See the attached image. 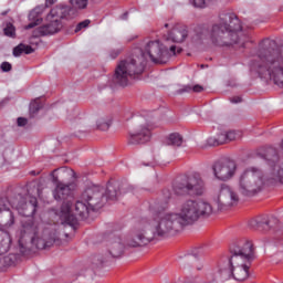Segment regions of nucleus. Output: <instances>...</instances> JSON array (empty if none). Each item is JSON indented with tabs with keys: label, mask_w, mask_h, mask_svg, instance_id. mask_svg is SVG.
I'll list each match as a JSON object with an SVG mask.
<instances>
[{
	"label": "nucleus",
	"mask_w": 283,
	"mask_h": 283,
	"mask_svg": "<svg viewBox=\"0 0 283 283\" xmlns=\"http://www.w3.org/2000/svg\"><path fill=\"white\" fill-rule=\"evenodd\" d=\"M45 4L44 7H36L35 9H33L30 14H29V19H36L39 18V14H43V11L45 10Z\"/></svg>",
	"instance_id": "39"
},
{
	"label": "nucleus",
	"mask_w": 283,
	"mask_h": 283,
	"mask_svg": "<svg viewBox=\"0 0 283 283\" xmlns=\"http://www.w3.org/2000/svg\"><path fill=\"white\" fill-rule=\"evenodd\" d=\"M180 52H182V49L178 48L177 49V54H180Z\"/></svg>",
	"instance_id": "54"
},
{
	"label": "nucleus",
	"mask_w": 283,
	"mask_h": 283,
	"mask_svg": "<svg viewBox=\"0 0 283 283\" xmlns=\"http://www.w3.org/2000/svg\"><path fill=\"white\" fill-rule=\"evenodd\" d=\"M189 36V30L184 24H176L168 33L166 40L172 43H182Z\"/></svg>",
	"instance_id": "22"
},
{
	"label": "nucleus",
	"mask_w": 283,
	"mask_h": 283,
	"mask_svg": "<svg viewBox=\"0 0 283 283\" xmlns=\"http://www.w3.org/2000/svg\"><path fill=\"white\" fill-rule=\"evenodd\" d=\"M146 54L149 55L153 63L159 65L167 63L171 57L169 49L160 44V41H150L147 43L145 51L136 49L130 57L119 62L113 76L114 85L127 87L129 81L138 78L145 72V65H147Z\"/></svg>",
	"instance_id": "2"
},
{
	"label": "nucleus",
	"mask_w": 283,
	"mask_h": 283,
	"mask_svg": "<svg viewBox=\"0 0 283 283\" xmlns=\"http://www.w3.org/2000/svg\"><path fill=\"white\" fill-rule=\"evenodd\" d=\"M112 127V116L101 115L96 120V129L99 132H107Z\"/></svg>",
	"instance_id": "26"
},
{
	"label": "nucleus",
	"mask_w": 283,
	"mask_h": 283,
	"mask_svg": "<svg viewBox=\"0 0 283 283\" xmlns=\"http://www.w3.org/2000/svg\"><path fill=\"white\" fill-rule=\"evenodd\" d=\"M31 174H32L33 176H36V172H35V171H32Z\"/></svg>",
	"instance_id": "56"
},
{
	"label": "nucleus",
	"mask_w": 283,
	"mask_h": 283,
	"mask_svg": "<svg viewBox=\"0 0 283 283\" xmlns=\"http://www.w3.org/2000/svg\"><path fill=\"white\" fill-rule=\"evenodd\" d=\"M221 281L227 282V280H231L233 277V270L231 266H229V270H221L220 271Z\"/></svg>",
	"instance_id": "37"
},
{
	"label": "nucleus",
	"mask_w": 283,
	"mask_h": 283,
	"mask_svg": "<svg viewBox=\"0 0 283 283\" xmlns=\"http://www.w3.org/2000/svg\"><path fill=\"white\" fill-rule=\"evenodd\" d=\"M36 25H39V22H31V23H29V24L25 27V29H27V30H32V28H36Z\"/></svg>",
	"instance_id": "50"
},
{
	"label": "nucleus",
	"mask_w": 283,
	"mask_h": 283,
	"mask_svg": "<svg viewBox=\"0 0 283 283\" xmlns=\"http://www.w3.org/2000/svg\"><path fill=\"white\" fill-rule=\"evenodd\" d=\"M132 189L134 188L127 182H108L106 188H104V198L106 202H116L122 192L127 193V191H132Z\"/></svg>",
	"instance_id": "18"
},
{
	"label": "nucleus",
	"mask_w": 283,
	"mask_h": 283,
	"mask_svg": "<svg viewBox=\"0 0 283 283\" xmlns=\"http://www.w3.org/2000/svg\"><path fill=\"white\" fill-rule=\"evenodd\" d=\"M59 0H45V8H51V6H54Z\"/></svg>",
	"instance_id": "49"
},
{
	"label": "nucleus",
	"mask_w": 283,
	"mask_h": 283,
	"mask_svg": "<svg viewBox=\"0 0 283 283\" xmlns=\"http://www.w3.org/2000/svg\"><path fill=\"white\" fill-rule=\"evenodd\" d=\"M165 28H169V23H166V24H165Z\"/></svg>",
	"instance_id": "55"
},
{
	"label": "nucleus",
	"mask_w": 283,
	"mask_h": 283,
	"mask_svg": "<svg viewBox=\"0 0 283 283\" xmlns=\"http://www.w3.org/2000/svg\"><path fill=\"white\" fill-rule=\"evenodd\" d=\"M263 158L266 160L270 167L269 174H271L275 167H280L282 165V161H280V156L277 155V149L273 147H270L265 150Z\"/></svg>",
	"instance_id": "24"
},
{
	"label": "nucleus",
	"mask_w": 283,
	"mask_h": 283,
	"mask_svg": "<svg viewBox=\"0 0 283 283\" xmlns=\"http://www.w3.org/2000/svg\"><path fill=\"white\" fill-rule=\"evenodd\" d=\"M15 222L14 212L10 209L8 197H0V227H12Z\"/></svg>",
	"instance_id": "19"
},
{
	"label": "nucleus",
	"mask_w": 283,
	"mask_h": 283,
	"mask_svg": "<svg viewBox=\"0 0 283 283\" xmlns=\"http://www.w3.org/2000/svg\"><path fill=\"white\" fill-rule=\"evenodd\" d=\"M43 108V104L39 101L35 99L33 101L30 106H29V112L31 116H34L35 114H39V112Z\"/></svg>",
	"instance_id": "32"
},
{
	"label": "nucleus",
	"mask_w": 283,
	"mask_h": 283,
	"mask_svg": "<svg viewBox=\"0 0 283 283\" xmlns=\"http://www.w3.org/2000/svg\"><path fill=\"white\" fill-rule=\"evenodd\" d=\"M142 231L143 235L151 233L153 227L147 222L138 223L132 233L125 237L124 241L120 237H112L108 242V253L113 258H122L125 253V249H138L140 247H147L149 243L138 244V237L136 234Z\"/></svg>",
	"instance_id": "9"
},
{
	"label": "nucleus",
	"mask_w": 283,
	"mask_h": 283,
	"mask_svg": "<svg viewBox=\"0 0 283 283\" xmlns=\"http://www.w3.org/2000/svg\"><path fill=\"white\" fill-rule=\"evenodd\" d=\"M151 140V130L149 127L142 126L137 133H128L127 143L128 145H145Z\"/></svg>",
	"instance_id": "21"
},
{
	"label": "nucleus",
	"mask_w": 283,
	"mask_h": 283,
	"mask_svg": "<svg viewBox=\"0 0 283 283\" xmlns=\"http://www.w3.org/2000/svg\"><path fill=\"white\" fill-rule=\"evenodd\" d=\"M73 8L78 10H85L87 8L88 0H71Z\"/></svg>",
	"instance_id": "38"
},
{
	"label": "nucleus",
	"mask_w": 283,
	"mask_h": 283,
	"mask_svg": "<svg viewBox=\"0 0 283 283\" xmlns=\"http://www.w3.org/2000/svg\"><path fill=\"white\" fill-rule=\"evenodd\" d=\"M212 213L211 203L189 199L181 205L179 213H166L160 220L154 221L151 232L143 234V230H138L136 233L137 244H149L154 240L169 238L171 233H178V231H182L184 227L198 222L200 218H209Z\"/></svg>",
	"instance_id": "1"
},
{
	"label": "nucleus",
	"mask_w": 283,
	"mask_h": 283,
	"mask_svg": "<svg viewBox=\"0 0 283 283\" xmlns=\"http://www.w3.org/2000/svg\"><path fill=\"white\" fill-rule=\"evenodd\" d=\"M237 169L238 165H235V161L231 159L216 161L212 166L214 177L217 178V180H221L222 182L231 180V178L235 176Z\"/></svg>",
	"instance_id": "15"
},
{
	"label": "nucleus",
	"mask_w": 283,
	"mask_h": 283,
	"mask_svg": "<svg viewBox=\"0 0 283 283\" xmlns=\"http://www.w3.org/2000/svg\"><path fill=\"white\" fill-rule=\"evenodd\" d=\"M206 283H218V280L216 279V276L213 274H210L208 276V282Z\"/></svg>",
	"instance_id": "48"
},
{
	"label": "nucleus",
	"mask_w": 283,
	"mask_h": 283,
	"mask_svg": "<svg viewBox=\"0 0 283 283\" xmlns=\"http://www.w3.org/2000/svg\"><path fill=\"white\" fill-rule=\"evenodd\" d=\"M91 262L93 269H98V266H103V263L107 262V258H104L102 254H95L91 258Z\"/></svg>",
	"instance_id": "31"
},
{
	"label": "nucleus",
	"mask_w": 283,
	"mask_h": 283,
	"mask_svg": "<svg viewBox=\"0 0 283 283\" xmlns=\"http://www.w3.org/2000/svg\"><path fill=\"white\" fill-rule=\"evenodd\" d=\"M240 202V197L227 184L221 185L217 198L218 211H227Z\"/></svg>",
	"instance_id": "14"
},
{
	"label": "nucleus",
	"mask_w": 283,
	"mask_h": 283,
	"mask_svg": "<svg viewBox=\"0 0 283 283\" xmlns=\"http://www.w3.org/2000/svg\"><path fill=\"white\" fill-rule=\"evenodd\" d=\"M0 67L2 72H12V64L10 62H2Z\"/></svg>",
	"instance_id": "44"
},
{
	"label": "nucleus",
	"mask_w": 283,
	"mask_h": 283,
	"mask_svg": "<svg viewBox=\"0 0 283 283\" xmlns=\"http://www.w3.org/2000/svg\"><path fill=\"white\" fill-rule=\"evenodd\" d=\"M230 102L234 104L242 103V97L240 96L230 97Z\"/></svg>",
	"instance_id": "47"
},
{
	"label": "nucleus",
	"mask_w": 283,
	"mask_h": 283,
	"mask_svg": "<svg viewBox=\"0 0 283 283\" xmlns=\"http://www.w3.org/2000/svg\"><path fill=\"white\" fill-rule=\"evenodd\" d=\"M237 138H238V133L235 130L226 132L227 143H231V140H235Z\"/></svg>",
	"instance_id": "41"
},
{
	"label": "nucleus",
	"mask_w": 283,
	"mask_h": 283,
	"mask_svg": "<svg viewBox=\"0 0 283 283\" xmlns=\"http://www.w3.org/2000/svg\"><path fill=\"white\" fill-rule=\"evenodd\" d=\"M82 200L86 202L92 211H98L102 207L107 205V199L105 198V188L101 186L87 187L81 195Z\"/></svg>",
	"instance_id": "13"
},
{
	"label": "nucleus",
	"mask_w": 283,
	"mask_h": 283,
	"mask_svg": "<svg viewBox=\"0 0 283 283\" xmlns=\"http://www.w3.org/2000/svg\"><path fill=\"white\" fill-rule=\"evenodd\" d=\"M39 233V224L34 221V218H24L21 221L20 239L18 241V249L21 255H25L30 247L28 240L31 241Z\"/></svg>",
	"instance_id": "11"
},
{
	"label": "nucleus",
	"mask_w": 283,
	"mask_h": 283,
	"mask_svg": "<svg viewBox=\"0 0 283 283\" xmlns=\"http://www.w3.org/2000/svg\"><path fill=\"white\" fill-rule=\"evenodd\" d=\"M76 17V10L71 7L57 4L50 10L46 15V23L35 29V36H52L59 34L65 24L63 21H70Z\"/></svg>",
	"instance_id": "8"
},
{
	"label": "nucleus",
	"mask_w": 283,
	"mask_h": 283,
	"mask_svg": "<svg viewBox=\"0 0 283 283\" xmlns=\"http://www.w3.org/2000/svg\"><path fill=\"white\" fill-rule=\"evenodd\" d=\"M277 182L283 185V163L275 166L265 177L260 168H247L239 177L238 190L241 196L253 198L264 189V185H277Z\"/></svg>",
	"instance_id": "4"
},
{
	"label": "nucleus",
	"mask_w": 283,
	"mask_h": 283,
	"mask_svg": "<svg viewBox=\"0 0 283 283\" xmlns=\"http://www.w3.org/2000/svg\"><path fill=\"white\" fill-rule=\"evenodd\" d=\"M21 54H34V49L28 44L20 43L13 48V56H21Z\"/></svg>",
	"instance_id": "29"
},
{
	"label": "nucleus",
	"mask_w": 283,
	"mask_h": 283,
	"mask_svg": "<svg viewBox=\"0 0 283 283\" xmlns=\"http://www.w3.org/2000/svg\"><path fill=\"white\" fill-rule=\"evenodd\" d=\"M227 143V133L221 132L214 137L208 138V145L211 147H218V145H224Z\"/></svg>",
	"instance_id": "28"
},
{
	"label": "nucleus",
	"mask_w": 283,
	"mask_h": 283,
	"mask_svg": "<svg viewBox=\"0 0 283 283\" xmlns=\"http://www.w3.org/2000/svg\"><path fill=\"white\" fill-rule=\"evenodd\" d=\"M176 196H190L191 198H198L205 196L207 191V184L202 178V174L195 171L188 175H184L174 187Z\"/></svg>",
	"instance_id": "10"
},
{
	"label": "nucleus",
	"mask_w": 283,
	"mask_h": 283,
	"mask_svg": "<svg viewBox=\"0 0 283 283\" xmlns=\"http://www.w3.org/2000/svg\"><path fill=\"white\" fill-rule=\"evenodd\" d=\"M18 211L24 218H34L33 216L36 213V198L31 199L30 202L21 199L18 203Z\"/></svg>",
	"instance_id": "23"
},
{
	"label": "nucleus",
	"mask_w": 283,
	"mask_h": 283,
	"mask_svg": "<svg viewBox=\"0 0 283 283\" xmlns=\"http://www.w3.org/2000/svg\"><path fill=\"white\" fill-rule=\"evenodd\" d=\"M4 35L14 39L17 36V29L13 27L12 23H8L7 27L3 29Z\"/></svg>",
	"instance_id": "34"
},
{
	"label": "nucleus",
	"mask_w": 283,
	"mask_h": 283,
	"mask_svg": "<svg viewBox=\"0 0 283 283\" xmlns=\"http://www.w3.org/2000/svg\"><path fill=\"white\" fill-rule=\"evenodd\" d=\"M56 242V237L50 233L49 230H44L41 237L35 234L34 237L31 238L29 242H27L29 247L27 253H30L32 249H50V247H53Z\"/></svg>",
	"instance_id": "17"
},
{
	"label": "nucleus",
	"mask_w": 283,
	"mask_h": 283,
	"mask_svg": "<svg viewBox=\"0 0 283 283\" xmlns=\"http://www.w3.org/2000/svg\"><path fill=\"white\" fill-rule=\"evenodd\" d=\"M238 32H242V22L233 12H222L219 21L211 25L209 40L217 48H231L240 41Z\"/></svg>",
	"instance_id": "5"
},
{
	"label": "nucleus",
	"mask_w": 283,
	"mask_h": 283,
	"mask_svg": "<svg viewBox=\"0 0 283 283\" xmlns=\"http://www.w3.org/2000/svg\"><path fill=\"white\" fill-rule=\"evenodd\" d=\"M74 175V170L64 168H56L51 172L52 182L55 185L53 190V198L60 202H63L60 209V212L56 213L60 219V224H69V227H74L76 224V217L70 214V209L72 202H74V192L70 185L61 182L66 176Z\"/></svg>",
	"instance_id": "6"
},
{
	"label": "nucleus",
	"mask_w": 283,
	"mask_h": 283,
	"mask_svg": "<svg viewBox=\"0 0 283 283\" xmlns=\"http://www.w3.org/2000/svg\"><path fill=\"white\" fill-rule=\"evenodd\" d=\"M196 33L201 41H205L209 36V30L206 27H198Z\"/></svg>",
	"instance_id": "35"
},
{
	"label": "nucleus",
	"mask_w": 283,
	"mask_h": 283,
	"mask_svg": "<svg viewBox=\"0 0 283 283\" xmlns=\"http://www.w3.org/2000/svg\"><path fill=\"white\" fill-rule=\"evenodd\" d=\"M17 123H18V127H25V125H28V118L18 117Z\"/></svg>",
	"instance_id": "46"
},
{
	"label": "nucleus",
	"mask_w": 283,
	"mask_h": 283,
	"mask_svg": "<svg viewBox=\"0 0 283 283\" xmlns=\"http://www.w3.org/2000/svg\"><path fill=\"white\" fill-rule=\"evenodd\" d=\"M258 224H260V218H255L249 221V227H251V229H258Z\"/></svg>",
	"instance_id": "45"
},
{
	"label": "nucleus",
	"mask_w": 283,
	"mask_h": 283,
	"mask_svg": "<svg viewBox=\"0 0 283 283\" xmlns=\"http://www.w3.org/2000/svg\"><path fill=\"white\" fill-rule=\"evenodd\" d=\"M90 23H92L91 20H84L82 22H80L76 28H75V33L81 32V30L88 28Z\"/></svg>",
	"instance_id": "40"
},
{
	"label": "nucleus",
	"mask_w": 283,
	"mask_h": 283,
	"mask_svg": "<svg viewBox=\"0 0 283 283\" xmlns=\"http://www.w3.org/2000/svg\"><path fill=\"white\" fill-rule=\"evenodd\" d=\"M91 211H93L92 207L83 200V197H81V199L75 202L74 212L71 206L69 216H74L76 219V224H78V218L80 220H85V218L90 217ZM76 224L74 227H76Z\"/></svg>",
	"instance_id": "20"
},
{
	"label": "nucleus",
	"mask_w": 283,
	"mask_h": 283,
	"mask_svg": "<svg viewBox=\"0 0 283 283\" xmlns=\"http://www.w3.org/2000/svg\"><path fill=\"white\" fill-rule=\"evenodd\" d=\"M127 17H129V12H125L123 15H122V19L124 20V21H127Z\"/></svg>",
	"instance_id": "53"
},
{
	"label": "nucleus",
	"mask_w": 283,
	"mask_h": 283,
	"mask_svg": "<svg viewBox=\"0 0 283 283\" xmlns=\"http://www.w3.org/2000/svg\"><path fill=\"white\" fill-rule=\"evenodd\" d=\"M196 92V93H200L205 91V87H202L201 85L197 84L193 87H191L190 85L184 86L181 90L177 91V94H185V92Z\"/></svg>",
	"instance_id": "33"
},
{
	"label": "nucleus",
	"mask_w": 283,
	"mask_h": 283,
	"mask_svg": "<svg viewBox=\"0 0 283 283\" xmlns=\"http://www.w3.org/2000/svg\"><path fill=\"white\" fill-rule=\"evenodd\" d=\"M176 50H177L176 45L170 46V50L168 51L170 56H171V53H172V56H176Z\"/></svg>",
	"instance_id": "51"
},
{
	"label": "nucleus",
	"mask_w": 283,
	"mask_h": 283,
	"mask_svg": "<svg viewBox=\"0 0 283 283\" xmlns=\"http://www.w3.org/2000/svg\"><path fill=\"white\" fill-rule=\"evenodd\" d=\"M255 258V247L252 241L243 240L230 247L228 263L237 282H244L249 277V269Z\"/></svg>",
	"instance_id": "7"
},
{
	"label": "nucleus",
	"mask_w": 283,
	"mask_h": 283,
	"mask_svg": "<svg viewBox=\"0 0 283 283\" xmlns=\"http://www.w3.org/2000/svg\"><path fill=\"white\" fill-rule=\"evenodd\" d=\"M190 3H192L195 8H206L207 6L206 0H190Z\"/></svg>",
	"instance_id": "42"
},
{
	"label": "nucleus",
	"mask_w": 283,
	"mask_h": 283,
	"mask_svg": "<svg viewBox=\"0 0 283 283\" xmlns=\"http://www.w3.org/2000/svg\"><path fill=\"white\" fill-rule=\"evenodd\" d=\"M19 260H21V254L10 253L9 255L3 256V259H1V262L4 264V266H14V264H17Z\"/></svg>",
	"instance_id": "30"
},
{
	"label": "nucleus",
	"mask_w": 283,
	"mask_h": 283,
	"mask_svg": "<svg viewBox=\"0 0 283 283\" xmlns=\"http://www.w3.org/2000/svg\"><path fill=\"white\" fill-rule=\"evenodd\" d=\"M120 52H123V49H113L109 51L111 59H118L120 55Z\"/></svg>",
	"instance_id": "43"
},
{
	"label": "nucleus",
	"mask_w": 283,
	"mask_h": 283,
	"mask_svg": "<svg viewBox=\"0 0 283 283\" xmlns=\"http://www.w3.org/2000/svg\"><path fill=\"white\" fill-rule=\"evenodd\" d=\"M12 244V237H10V232L0 230V255H4L10 251V247Z\"/></svg>",
	"instance_id": "25"
},
{
	"label": "nucleus",
	"mask_w": 283,
	"mask_h": 283,
	"mask_svg": "<svg viewBox=\"0 0 283 283\" xmlns=\"http://www.w3.org/2000/svg\"><path fill=\"white\" fill-rule=\"evenodd\" d=\"M273 48H275V41L263 40L252 67L259 75L270 76L275 85L283 87V46Z\"/></svg>",
	"instance_id": "3"
},
{
	"label": "nucleus",
	"mask_w": 283,
	"mask_h": 283,
	"mask_svg": "<svg viewBox=\"0 0 283 283\" xmlns=\"http://www.w3.org/2000/svg\"><path fill=\"white\" fill-rule=\"evenodd\" d=\"M207 255L205 248H196L190 253L180 256L179 264L182 269H197L202 271V259Z\"/></svg>",
	"instance_id": "16"
},
{
	"label": "nucleus",
	"mask_w": 283,
	"mask_h": 283,
	"mask_svg": "<svg viewBox=\"0 0 283 283\" xmlns=\"http://www.w3.org/2000/svg\"><path fill=\"white\" fill-rule=\"evenodd\" d=\"M169 200H171V190L168 188H165L161 190V193L159 197L149 206L150 213L155 216V219L153 221H148L147 219H144L139 222H146V224H154V222L160 220L161 218H165L167 214L163 213L169 209Z\"/></svg>",
	"instance_id": "12"
},
{
	"label": "nucleus",
	"mask_w": 283,
	"mask_h": 283,
	"mask_svg": "<svg viewBox=\"0 0 283 283\" xmlns=\"http://www.w3.org/2000/svg\"><path fill=\"white\" fill-rule=\"evenodd\" d=\"M270 221L266 218H260V223L258 224L256 229L259 231H269V229L271 228Z\"/></svg>",
	"instance_id": "36"
},
{
	"label": "nucleus",
	"mask_w": 283,
	"mask_h": 283,
	"mask_svg": "<svg viewBox=\"0 0 283 283\" xmlns=\"http://www.w3.org/2000/svg\"><path fill=\"white\" fill-rule=\"evenodd\" d=\"M7 103H8V99L1 101L0 102V109H2V107H4Z\"/></svg>",
	"instance_id": "52"
},
{
	"label": "nucleus",
	"mask_w": 283,
	"mask_h": 283,
	"mask_svg": "<svg viewBox=\"0 0 283 283\" xmlns=\"http://www.w3.org/2000/svg\"><path fill=\"white\" fill-rule=\"evenodd\" d=\"M182 135L179 133H171L166 139V145H170L171 147H182Z\"/></svg>",
	"instance_id": "27"
}]
</instances>
